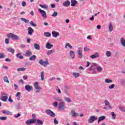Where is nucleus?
I'll list each match as a JSON object with an SVG mask.
<instances>
[{
  "label": "nucleus",
  "instance_id": "3c124183",
  "mask_svg": "<svg viewBox=\"0 0 125 125\" xmlns=\"http://www.w3.org/2000/svg\"><path fill=\"white\" fill-rule=\"evenodd\" d=\"M30 25H31V26H33V27H36L37 26V24L34 23V21H30Z\"/></svg>",
  "mask_w": 125,
  "mask_h": 125
},
{
  "label": "nucleus",
  "instance_id": "e433bc0d",
  "mask_svg": "<svg viewBox=\"0 0 125 125\" xmlns=\"http://www.w3.org/2000/svg\"><path fill=\"white\" fill-rule=\"evenodd\" d=\"M110 115H111V116H112L113 120L116 119V114L114 112H111Z\"/></svg>",
  "mask_w": 125,
  "mask_h": 125
},
{
  "label": "nucleus",
  "instance_id": "7c9ffc66",
  "mask_svg": "<svg viewBox=\"0 0 125 125\" xmlns=\"http://www.w3.org/2000/svg\"><path fill=\"white\" fill-rule=\"evenodd\" d=\"M3 80H4V82H5V83H9V81H8V78H7V76H4Z\"/></svg>",
  "mask_w": 125,
  "mask_h": 125
},
{
  "label": "nucleus",
  "instance_id": "a211bd4d",
  "mask_svg": "<svg viewBox=\"0 0 125 125\" xmlns=\"http://www.w3.org/2000/svg\"><path fill=\"white\" fill-rule=\"evenodd\" d=\"M98 57H99V54L98 53H96L95 54L90 56L92 59H94V58H97Z\"/></svg>",
  "mask_w": 125,
  "mask_h": 125
},
{
  "label": "nucleus",
  "instance_id": "052dcab7",
  "mask_svg": "<svg viewBox=\"0 0 125 125\" xmlns=\"http://www.w3.org/2000/svg\"><path fill=\"white\" fill-rule=\"evenodd\" d=\"M14 85L15 86V90H17V89H18V85H17V84L14 83Z\"/></svg>",
  "mask_w": 125,
  "mask_h": 125
},
{
  "label": "nucleus",
  "instance_id": "c85d7f7f",
  "mask_svg": "<svg viewBox=\"0 0 125 125\" xmlns=\"http://www.w3.org/2000/svg\"><path fill=\"white\" fill-rule=\"evenodd\" d=\"M41 80L44 81V72L42 71L41 73Z\"/></svg>",
  "mask_w": 125,
  "mask_h": 125
},
{
  "label": "nucleus",
  "instance_id": "603ef678",
  "mask_svg": "<svg viewBox=\"0 0 125 125\" xmlns=\"http://www.w3.org/2000/svg\"><path fill=\"white\" fill-rule=\"evenodd\" d=\"M109 103H110L109 102V101H108V100H105L104 101V104H105V106H107L108 105H109Z\"/></svg>",
  "mask_w": 125,
  "mask_h": 125
},
{
  "label": "nucleus",
  "instance_id": "b1692460",
  "mask_svg": "<svg viewBox=\"0 0 125 125\" xmlns=\"http://www.w3.org/2000/svg\"><path fill=\"white\" fill-rule=\"evenodd\" d=\"M7 51H9V52H11V53H12V54H14V52H15V50L12 48H7Z\"/></svg>",
  "mask_w": 125,
  "mask_h": 125
},
{
  "label": "nucleus",
  "instance_id": "f3484780",
  "mask_svg": "<svg viewBox=\"0 0 125 125\" xmlns=\"http://www.w3.org/2000/svg\"><path fill=\"white\" fill-rule=\"evenodd\" d=\"M7 98H8L7 96H2L0 97V99L2 100V101H4V102H6V101H7Z\"/></svg>",
  "mask_w": 125,
  "mask_h": 125
},
{
  "label": "nucleus",
  "instance_id": "c756f323",
  "mask_svg": "<svg viewBox=\"0 0 125 125\" xmlns=\"http://www.w3.org/2000/svg\"><path fill=\"white\" fill-rule=\"evenodd\" d=\"M16 56L18 58H19L20 59H24V57L21 55V54L20 53H18Z\"/></svg>",
  "mask_w": 125,
  "mask_h": 125
},
{
  "label": "nucleus",
  "instance_id": "c03bdc74",
  "mask_svg": "<svg viewBox=\"0 0 125 125\" xmlns=\"http://www.w3.org/2000/svg\"><path fill=\"white\" fill-rule=\"evenodd\" d=\"M96 69H97L98 72H101L103 70V69H102V67H101L100 66L97 67L96 68Z\"/></svg>",
  "mask_w": 125,
  "mask_h": 125
},
{
  "label": "nucleus",
  "instance_id": "680f3d73",
  "mask_svg": "<svg viewBox=\"0 0 125 125\" xmlns=\"http://www.w3.org/2000/svg\"><path fill=\"white\" fill-rule=\"evenodd\" d=\"M66 46H68L69 47H70V49H72V48H73V46H71L70 45V43H66Z\"/></svg>",
  "mask_w": 125,
  "mask_h": 125
},
{
  "label": "nucleus",
  "instance_id": "39448f33",
  "mask_svg": "<svg viewBox=\"0 0 125 125\" xmlns=\"http://www.w3.org/2000/svg\"><path fill=\"white\" fill-rule=\"evenodd\" d=\"M38 11L42 14L43 18H47V16L46 15V12H45V11L42 10V9H39Z\"/></svg>",
  "mask_w": 125,
  "mask_h": 125
},
{
  "label": "nucleus",
  "instance_id": "8fccbe9b",
  "mask_svg": "<svg viewBox=\"0 0 125 125\" xmlns=\"http://www.w3.org/2000/svg\"><path fill=\"white\" fill-rule=\"evenodd\" d=\"M53 105L54 107H57L58 106V103L57 102H55L53 103Z\"/></svg>",
  "mask_w": 125,
  "mask_h": 125
},
{
  "label": "nucleus",
  "instance_id": "f8f14e48",
  "mask_svg": "<svg viewBox=\"0 0 125 125\" xmlns=\"http://www.w3.org/2000/svg\"><path fill=\"white\" fill-rule=\"evenodd\" d=\"M1 113H3V114H4L5 115H9V116L12 115V113L8 110H1Z\"/></svg>",
  "mask_w": 125,
  "mask_h": 125
},
{
  "label": "nucleus",
  "instance_id": "5701e85b",
  "mask_svg": "<svg viewBox=\"0 0 125 125\" xmlns=\"http://www.w3.org/2000/svg\"><path fill=\"white\" fill-rule=\"evenodd\" d=\"M105 118L106 117H105V116H102L100 117L98 121V123L99 124V123H100L101 121H104V120H105Z\"/></svg>",
  "mask_w": 125,
  "mask_h": 125
},
{
  "label": "nucleus",
  "instance_id": "a18cd8bd",
  "mask_svg": "<svg viewBox=\"0 0 125 125\" xmlns=\"http://www.w3.org/2000/svg\"><path fill=\"white\" fill-rule=\"evenodd\" d=\"M7 118L6 117H3V116H1L0 117V120H1L2 121H5Z\"/></svg>",
  "mask_w": 125,
  "mask_h": 125
},
{
  "label": "nucleus",
  "instance_id": "f704fd0d",
  "mask_svg": "<svg viewBox=\"0 0 125 125\" xmlns=\"http://www.w3.org/2000/svg\"><path fill=\"white\" fill-rule=\"evenodd\" d=\"M40 6L42 7V8H45V9H47L48 8V6L46 5L40 4Z\"/></svg>",
  "mask_w": 125,
  "mask_h": 125
},
{
  "label": "nucleus",
  "instance_id": "cd10ccee",
  "mask_svg": "<svg viewBox=\"0 0 125 125\" xmlns=\"http://www.w3.org/2000/svg\"><path fill=\"white\" fill-rule=\"evenodd\" d=\"M37 59V56L33 55L31 57L29 58V60L31 61H34Z\"/></svg>",
  "mask_w": 125,
  "mask_h": 125
},
{
  "label": "nucleus",
  "instance_id": "bb28decb",
  "mask_svg": "<svg viewBox=\"0 0 125 125\" xmlns=\"http://www.w3.org/2000/svg\"><path fill=\"white\" fill-rule=\"evenodd\" d=\"M59 105V108H61V107H64L65 106V103L64 102H60Z\"/></svg>",
  "mask_w": 125,
  "mask_h": 125
},
{
  "label": "nucleus",
  "instance_id": "ea45409f",
  "mask_svg": "<svg viewBox=\"0 0 125 125\" xmlns=\"http://www.w3.org/2000/svg\"><path fill=\"white\" fill-rule=\"evenodd\" d=\"M54 99L55 100H57V101H62V99L59 98V97H54Z\"/></svg>",
  "mask_w": 125,
  "mask_h": 125
},
{
  "label": "nucleus",
  "instance_id": "7ed1b4c3",
  "mask_svg": "<svg viewBox=\"0 0 125 125\" xmlns=\"http://www.w3.org/2000/svg\"><path fill=\"white\" fill-rule=\"evenodd\" d=\"M39 64L42 66H43V67H46L47 65H49V62H48V61L44 62L42 59H41L39 61Z\"/></svg>",
  "mask_w": 125,
  "mask_h": 125
},
{
  "label": "nucleus",
  "instance_id": "4d7b16f0",
  "mask_svg": "<svg viewBox=\"0 0 125 125\" xmlns=\"http://www.w3.org/2000/svg\"><path fill=\"white\" fill-rule=\"evenodd\" d=\"M69 89V86H65V93H68V91H67V90H68V89Z\"/></svg>",
  "mask_w": 125,
  "mask_h": 125
},
{
  "label": "nucleus",
  "instance_id": "aec40b11",
  "mask_svg": "<svg viewBox=\"0 0 125 125\" xmlns=\"http://www.w3.org/2000/svg\"><path fill=\"white\" fill-rule=\"evenodd\" d=\"M53 46V45L49 43V42H47V43L46 44V48H47V49H50V48H51Z\"/></svg>",
  "mask_w": 125,
  "mask_h": 125
},
{
  "label": "nucleus",
  "instance_id": "ddd939ff",
  "mask_svg": "<svg viewBox=\"0 0 125 125\" xmlns=\"http://www.w3.org/2000/svg\"><path fill=\"white\" fill-rule=\"evenodd\" d=\"M32 55L33 53H32V52L29 51V50H27L25 52V56H26V57H30V56H32Z\"/></svg>",
  "mask_w": 125,
  "mask_h": 125
},
{
  "label": "nucleus",
  "instance_id": "774afa93",
  "mask_svg": "<svg viewBox=\"0 0 125 125\" xmlns=\"http://www.w3.org/2000/svg\"><path fill=\"white\" fill-rule=\"evenodd\" d=\"M1 58H4V56L2 54H0V59Z\"/></svg>",
  "mask_w": 125,
  "mask_h": 125
},
{
  "label": "nucleus",
  "instance_id": "e2e57ef3",
  "mask_svg": "<svg viewBox=\"0 0 125 125\" xmlns=\"http://www.w3.org/2000/svg\"><path fill=\"white\" fill-rule=\"evenodd\" d=\"M27 4V3L25 1H22L21 3L22 6L25 7V6Z\"/></svg>",
  "mask_w": 125,
  "mask_h": 125
},
{
  "label": "nucleus",
  "instance_id": "393cba45",
  "mask_svg": "<svg viewBox=\"0 0 125 125\" xmlns=\"http://www.w3.org/2000/svg\"><path fill=\"white\" fill-rule=\"evenodd\" d=\"M70 56H71V58H72V59H74V58H75V52L73 51H70Z\"/></svg>",
  "mask_w": 125,
  "mask_h": 125
},
{
  "label": "nucleus",
  "instance_id": "f257e3e1",
  "mask_svg": "<svg viewBox=\"0 0 125 125\" xmlns=\"http://www.w3.org/2000/svg\"><path fill=\"white\" fill-rule=\"evenodd\" d=\"M7 37L8 38H11L13 41H17L18 40H19V37H18V36L15 34H13L11 33L7 34Z\"/></svg>",
  "mask_w": 125,
  "mask_h": 125
},
{
  "label": "nucleus",
  "instance_id": "0eeeda50",
  "mask_svg": "<svg viewBox=\"0 0 125 125\" xmlns=\"http://www.w3.org/2000/svg\"><path fill=\"white\" fill-rule=\"evenodd\" d=\"M79 50L77 51V53L79 55L78 57L79 58H83V50H81L80 49H82V48H79Z\"/></svg>",
  "mask_w": 125,
  "mask_h": 125
},
{
  "label": "nucleus",
  "instance_id": "09e8293b",
  "mask_svg": "<svg viewBox=\"0 0 125 125\" xmlns=\"http://www.w3.org/2000/svg\"><path fill=\"white\" fill-rule=\"evenodd\" d=\"M57 15H58V13H57V12H54L52 16H53V17H56V16H57Z\"/></svg>",
  "mask_w": 125,
  "mask_h": 125
},
{
  "label": "nucleus",
  "instance_id": "4be33fe9",
  "mask_svg": "<svg viewBox=\"0 0 125 125\" xmlns=\"http://www.w3.org/2000/svg\"><path fill=\"white\" fill-rule=\"evenodd\" d=\"M34 47L35 48H36V49H37V50H40V49H41L40 45L37 43L34 44Z\"/></svg>",
  "mask_w": 125,
  "mask_h": 125
},
{
  "label": "nucleus",
  "instance_id": "c9c22d12",
  "mask_svg": "<svg viewBox=\"0 0 125 125\" xmlns=\"http://www.w3.org/2000/svg\"><path fill=\"white\" fill-rule=\"evenodd\" d=\"M21 19L22 21H23V22H25V23H26L27 24H28L29 20H26V19L23 18H21Z\"/></svg>",
  "mask_w": 125,
  "mask_h": 125
},
{
  "label": "nucleus",
  "instance_id": "20e7f679",
  "mask_svg": "<svg viewBox=\"0 0 125 125\" xmlns=\"http://www.w3.org/2000/svg\"><path fill=\"white\" fill-rule=\"evenodd\" d=\"M37 122V119L33 118L32 119H29L26 121V125H30L31 124H35Z\"/></svg>",
  "mask_w": 125,
  "mask_h": 125
},
{
  "label": "nucleus",
  "instance_id": "5fc2aeb1",
  "mask_svg": "<svg viewBox=\"0 0 125 125\" xmlns=\"http://www.w3.org/2000/svg\"><path fill=\"white\" fill-rule=\"evenodd\" d=\"M5 42L6 44H8V43H9V39L8 38H6L5 39Z\"/></svg>",
  "mask_w": 125,
  "mask_h": 125
},
{
  "label": "nucleus",
  "instance_id": "473e14b6",
  "mask_svg": "<svg viewBox=\"0 0 125 125\" xmlns=\"http://www.w3.org/2000/svg\"><path fill=\"white\" fill-rule=\"evenodd\" d=\"M105 83H113V80L106 79H105Z\"/></svg>",
  "mask_w": 125,
  "mask_h": 125
},
{
  "label": "nucleus",
  "instance_id": "6e6552de",
  "mask_svg": "<svg viewBox=\"0 0 125 125\" xmlns=\"http://www.w3.org/2000/svg\"><path fill=\"white\" fill-rule=\"evenodd\" d=\"M62 5H63V6H65L66 7H68L69 5H71V2L69 0H66L63 2Z\"/></svg>",
  "mask_w": 125,
  "mask_h": 125
},
{
  "label": "nucleus",
  "instance_id": "338daca9",
  "mask_svg": "<svg viewBox=\"0 0 125 125\" xmlns=\"http://www.w3.org/2000/svg\"><path fill=\"white\" fill-rule=\"evenodd\" d=\"M5 61L6 62H11V60L8 58H7L5 59Z\"/></svg>",
  "mask_w": 125,
  "mask_h": 125
},
{
  "label": "nucleus",
  "instance_id": "a878e982",
  "mask_svg": "<svg viewBox=\"0 0 125 125\" xmlns=\"http://www.w3.org/2000/svg\"><path fill=\"white\" fill-rule=\"evenodd\" d=\"M120 42L123 46L125 47V40L123 38H121Z\"/></svg>",
  "mask_w": 125,
  "mask_h": 125
},
{
  "label": "nucleus",
  "instance_id": "79ce46f5",
  "mask_svg": "<svg viewBox=\"0 0 125 125\" xmlns=\"http://www.w3.org/2000/svg\"><path fill=\"white\" fill-rule=\"evenodd\" d=\"M64 100L66 101V102L70 103L71 102V99L68 97H64Z\"/></svg>",
  "mask_w": 125,
  "mask_h": 125
},
{
  "label": "nucleus",
  "instance_id": "9d476101",
  "mask_svg": "<svg viewBox=\"0 0 125 125\" xmlns=\"http://www.w3.org/2000/svg\"><path fill=\"white\" fill-rule=\"evenodd\" d=\"M96 67H97V64L94 63H93L92 65L89 67V71H91L92 70H95L97 68Z\"/></svg>",
  "mask_w": 125,
  "mask_h": 125
},
{
  "label": "nucleus",
  "instance_id": "bf43d9fd",
  "mask_svg": "<svg viewBox=\"0 0 125 125\" xmlns=\"http://www.w3.org/2000/svg\"><path fill=\"white\" fill-rule=\"evenodd\" d=\"M54 123L55 125H58V121H57L56 118L54 119Z\"/></svg>",
  "mask_w": 125,
  "mask_h": 125
},
{
  "label": "nucleus",
  "instance_id": "6ab92c4d",
  "mask_svg": "<svg viewBox=\"0 0 125 125\" xmlns=\"http://www.w3.org/2000/svg\"><path fill=\"white\" fill-rule=\"evenodd\" d=\"M71 115H72V117H73V118H76L77 117V116H78V115H79V113H76V111H75V110H72V111H71Z\"/></svg>",
  "mask_w": 125,
  "mask_h": 125
},
{
  "label": "nucleus",
  "instance_id": "0e129e2a",
  "mask_svg": "<svg viewBox=\"0 0 125 125\" xmlns=\"http://www.w3.org/2000/svg\"><path fill=\"white\" fill-rule=\"evenodd\" d=\"M89 20H90V21H93V20H94V16H92V17L89 19Z\"/></svg>",
  "mask_w": 125,
  "mask_h": 125
},
{
  "label": "nucleus",
  "instance_id": "2f4dec72",
  "mask_svg": "<svg viewBox=\"0 0 125 125\" xmlns=\"http://www.w3.org/2000/svg\"><path fill=\"white\" fill-rule=\"evenodd\" d=\"M44 35L45 36V37H47V38H49L50 37H51V34L49 32H45L44 33Z\"/></svg>",
  "mask_w": 125,
  "mask_h": 125
},
{
  "label": "nucleus",
  "instance_id": "864d4df0",
  "mask_svg": "<svg viewBox=\"0 0 125 125\" xmlns=\"http://www.w3.org/2000/svg\"><path fill=\"white\" fill-rule=\"evenodd\" d=\"M20 95H21V93L20 92H18L16 94V97H20Z\"/></svg>",
  "mask_w": 125,
  "mask_h": 125
},
{
  "label": "nucleus",
  "instance_id": "13d9d810",
  "mask_svg": "<svg viewBox=\"0 0 125 125\" xmlns=\"http://www.w3.org/2000/svg\"><path fill=\"white\" fill-rule=\"evenodd\" d=\"M90 49L89 48H87L86 47H84V51H89Z\"/></svg>",
  "mask_w": 125,
  "mask_h": 125
},
{
  "label": "nucleus",
  "instance_id": "49530a36",
  "mask_svg": "<svg viewBox=\"0 0 125 125\" xmlns=\"http://www.w3.org/2000/svg\"><path fill=\"white\" fill-rule=\"evenodd\" d=\"M73 76H74V77H75V78H78V77H80V73H73Z\"/></svg>",
  "mask_w": 125,
  "mask_h": 125
},
{
  "label": "nucleus",
  "instance_id": "69168bd1",
  "mask_svg": "<svg viewBox=\"0 0 125 125\" xmlns=\"http://www.w3.org/2000/svg\"><path fill=\"white\" fill-rule=\"evenodd\" d=\"M21 116V114L20 113H18V115H15V118H19Z\"/></svg>",
  "mask_w": 125,
  "mask_h": 125
},
{
  "label": "nucleus",
  "instance_id": "4468645a",
  "mask_svg": "<svg viewBox=\"0 0 125 125\" xmlns=\"http://www.w3.org/2000/svg\"><path fill=\"white\" fill-rule=\"evenodd\" d=\"M28 35H30V36H32L33 35V33H34V30L32 28V27H29L28 28Z\"/></svg>",
  "mask_w": 125,
  "mask_h": 125
},
{
  "label": "nucleus",
  "instance_id": "4c0bfd02",
  "mask_svg": "<svg viewBox=\"0 0 125 125\" xmlns=\"http://www.w3.org/2000/svg\"><path fill=\"white\" fill-rule=\"evenodd\" d=\"M26 68L25 67H21L17 69L18 72H21V71H25Z\"/></svg>",
  "mask_w": 125,
  "mask_h": 125
},
{
  "label": "nucleus",
  "instance_id": "2eb2a0df",
  "mask_svg": "<svg viewBox=\"0 0 125 125\" xmlns=\"http://www.w3.org/2000/svg\"><path fill=\"white\" fill-rule=\"evenodd\" d=\"M34 85L35 89H39V90L42 89V87L39 86V83L35 82L34 83Z\"/></svg>",
  "mask_w": 125,
  "mask_h": 125
},
{
  "label": "nucleus",
  "instance_id": "a19ab883",
  "mask_svg": "<svg viewBox=\"0 0 125 125\" xmlns=\"http://www.w3.org/2000/svg\"><path fill=\"white\" fill-rule=\"evenodd\" d=\"M119 110L122 111V112H125V107L119 106Z\"/></svg>",
  "mask_w": 125,
  "mask_h": 125
},
{
  "label": "nucleus",
  "instance_id": "58836bf2",
  "mask_svg": "<svg viewBox=\"0 0 125 125\" xmlns=\"http://www.w3.org/2000/svg\"><path fill=\"white\" fill-rule=\"evenodd\" d=\"M112 54V53H111L110 51H107L106 53H105V55H106V56L107 57H110V56H111V55Z\"/></svg>",
  "mask_w": 125,
  "mask_h": 125
},
{
  "label": "nucleus",
  "instance_id": "9b49d317",
  "mask_svg": "<svg viewBox=\"0 0 125 125\" xmlns=\"http://www.w3.org/2000/svg\"><path fill=\"white\" fill-rule=\"evenodd\" d=\"M52 34L54 38H57L58 37H59V32H57L55 31H53L52 32Z\"/></svg>",
  "mask_w": 125,
  "mask_h": 125
},
{
  "label": "nucleus",
  "instance_id": "6e6d98bb",
  "mask_svg": "<svg viewBox=\"0 0 125 125\" xmlns=\"http://www.w3.org/2000/svg\"><path fill=\"white\" fill-rule=\"evenodd\" d=\"M59 109H60V110H61V111H64L65 110V109H66V106H62L60 108H59Z\"/></svg>",
  "mask_w": 125,
  "mask_h": 125
},
{
  "label": "nucleus",
  "instance_id": "412c9836",
  "mask_svg": "<svg viewBox=\"0 0 125 125\" xmlns=\"http://www.w3.org/2000/svg\"><path fill=\"white\" fill-rule=\"evenodd\" d=\"M71 6H75L76 4H78V1L76 0H71Z\"/></svg>",
  "mask_w": 125,
  "mask_h": 125
},
{
  "label": "nucleus",
  "instance_id": "dca6fc26",
  "mask_svg": "<svg viewBox=\"0 0 125 125\" xmlns=\"http://www.w3.org/2000/svg\"><path fill=\"white\" fill-rule=\"evenodd\" d=\"M35 125H43V122L40 120H37L36 122Z\"/></svg>",
  "mask_w": 125,
  "mask_h": 125
},
{
  "label": "nucleus",
  "instance_id": "37998d69",
  "mask_svg": "<svg viewBox=\"0 0 125 125\" xmlns=\"http://www.w3.org/2000/svg\"><path fill=\"white\" fill-rule=\"evenodd\" d=\"M53 52H54V50H49L47 53V55H50V54H51V53H52Z\"/></svg>",
  "mask_w": 125,
  "mask_h": 125
},
{
  "label": "nucleus",
  "instance_id": "72a5a7b5",
  "mask_svg": "<svg viewBox=\"0 0 125 125\" xmlns=\"http://www.w3.org/2000/svg\"><path fill=\"white\" fill-rule=\"evenodd\" d=\"M113 29H114V28L113 27V25H112L111 23H110L109 25V32H112Z\"/></svg>",
  "mask_w": 125,
  "mask_h": 125
},
{
  "label": "nucleus",
  "instance_id": "de8ad7c7",
  "mask_svg": "<svg viewBox=\"0 0 125 125\" xmlns=\"http://www.w3.org/2000/svg\"><path fill=\"white\" fill-rule=\"evenodd\" d=\"M115 87V84H112L111 85H110L109 87L108 88L109 89H113V88H114Z\"/></svg>",
  "mask_w": 125,
  "mask_h": 125
},
{
  "label": "nucleus",
  "instance_id": "423d86ee",
  "mask_svg": "<svg viewBox=\"0 0 125 125\" xmlns=\"http://www.w3.org/2000/svg\"><path fill=\"white\" fill-rule=\"evenodd\" d=\"M45 112L47 114V115H49L51 117H55V113H54V112H53L51 110L47 109L46 110Z\"/></svg>",
  "mask_w": 125,
  "mask_h": 125
},
{
  "label": "nucleus",
  "instance_id": "f03ea898",
  "mask_svg": "<svg viewBox=\"0 0 125 125\" xmlns=\"http://www.w3.org/2000/svg\"><path fill=\"white\" fill-rule=\"evenodd\" d=\"M98 120V118L97 117L94 116V115H92L90 117L89 119L88 120V123L89 124H93L95 121H97Z\"/></svg>",
  "mask_w": 125,
  "mask_h": 125
},
{
  "label": "nucleus",
  "instance_id": "1a4fd4ad",
  "mask_svg": "<svg viewBox=\"0 0 125 125\" xmlns=\"http://www.w3.org/2000/svg\"><path fill=\"white\" fill-rule=\"evenodd\" d=\"M25 88L27 91H31V90H33V86L30 85H26L25 86Z\"/></svg>",
  "mask_w": 125,
  "mask_h": 125
}]
</instances>
